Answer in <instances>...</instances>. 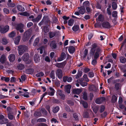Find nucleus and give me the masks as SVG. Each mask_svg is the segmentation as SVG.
<instances>
[{"label": "nucleus", "mask_w": 126, "mask_h": 126, "mask_svg": "<svg viewBox=\"0 0 126 126\" xmlns=\"http://www.w3.org/2000/svg\"><path fill=\"white\" fill-rule=\"evenodd\" d=\"M27 47L24 45H22L19 46L18 47V53L20 55H22L27 50Z\"/></svg>", "instance_id": "f257e3e1"}, {"label": "nucleus", "mask_w": 126, "mask_h": 126, "mask_svg": "<svg viewBox=\"0 0 126 126\" xmlns=\"http://www.w3.org/2000/svg\"><path fill=\"white\" fill-rule=\"evenodd\" d=\"M32 32H25L23 36V39L24 41H27L30 37Z\"/></svg>", "instance_id": "f03ea898"}, {"label": "nucleus", "mask_w": 126, "mask_h": 126, "mask_svg": "<svg viewBox=\"0 0 126 126\" xmlns=\"http://www.w3.org/2000/svg\"><path fill=\"white\" fill-rule=\"evenodd\" d=\"M97 46V44L96 43L93 44L92 45V47L91 49L90 52V54L92 56H93L96 50V48Z\"/></svg>", "instance_id": "7ed1b4c3"}, {"label": "nucleus", "mask_w": 126, "mask_h": 126, "mask_svg": "<svg viewBox=\"0 0 126 126\" xmlns=\"http://www.w3.org/2000/svg\"><path fill=\"white\" fill-rule=\"evenodd\" d=\"M49 46L52 49H57L58 47L57 43L54 40H53L51 42Z\"/></svg>", "instance_id": "20e7f679"}, {"label": "nucleus", "mask_w": 126, "mask_h": 126, "mask_svg": "<svg viewBox=\"0 0 126 126\" xmlns=\"http://www.w3.org/2000/svg\"><path fill=\"white\" fill-rule=\"evenodd\" d=\"M66 63V61H65L61 63H57L55 64V66L58 68H63L64 67Z\"/></svg>", "instance_id": "39448f33"}, {"label": "nucleus", "mask_w": 126, "mask_h": 126, "mask_svg": "<svg viewBox=\"0 0 126 126\" xmlns=\"http://www.w3.org/2000/svg\"><path fill=\"white\" fill-rule=\"evenodd\" d=\"M56 75L58 78L59 79H61L63 76V74L62 70L60 69H58L56 72Z\"/></svg>", "instance_id": "423d86ee"}, {"label": "nucleus", "mask_w": 126, "mask_h": 126, "mask_svg": "<svg viewBox=\"0 0 126 126\" xmlns=\"http://www.w3.org/2000/svg\"><path fill=\"white\" fill-rule=\"evenodd\" d=\"M105 100V98L104 97H101L97 98L95 101V103L98 104H100L102 103Z\"/></svg>", "instance_id": "0eeeda50"}, {"label": "nucleus", "mask_w": 126, "mask_h": 126, "mask_svg": "<svg viewBox=\"0 0 126 126\" xmlns=\"http://www.w3.org/2000/svg\"><path fill=\"white\" fill-rule=\"evenodd\" d=\"M57 92L58 95L61 97V99L63 100H64L65 99V95L63 93V91L59 90H58Z\"/></svg>", "instance_id": "6e6552de"}, {"label": "nucleus", "mask_w": 126, "mask_h": 126, "mask_svg": "<svg viewBox=\"0 0 126 126\" xmlns=\"http://www.w3.org/2000/svg\"><path fill=\"white\" fill-rule=\"evenodd\" d=\"M102 27L105 28L109 29L111 27L110 24L108 22H104L102 24Z\"/></svg>", "instance_id": "1a4fd4ad"}, {"label": "nucleus", "mask_w": 126, "mask_h": 126, "mask_svg": "<svg viewBox=\"0 0 126 126\" xmlns=\"http://www.w3.org/2000/svg\"><path fill=\"white\" fill-rule=\"evenodd\" d=\"M8 58L10 61L11 62H13L15 61L16 58L15 55L13 54H10Z\"/></svg>", "instance_id": "9d476101"}, {"label": "nucleus", "mask_w": 126, "mask_h": 126, "mask_svg": "<svg viewBox=\"0 0 126 126\" xmlns=\"http://www.w3.org/2000/svg\"><path fill=\"white\" fill-rule=\"evenodd\" d=\"M82 92V90L80 89H73L72 92L73 94H79Z\"/></svg>", "instance_id": "9b49d317"}, {"label": "nucleus", "mask_w": 126, "mask_h": 126, "mask_svg": "<svg viewBox=\"0 0 126 126\" xmlns=\"http://www.w3.org/2000/svg\"><path fill=\"white\" fill-rule=\"evenodd\" d=\"M71 87V86L70 85H68L65 86V92L68 94L70 93V90Z\"/></svg>", "instance_id": "f8f14e48"}, {"label": "nucleus", "mask_w": 126, "mask_h": 126, "mask_svg": "<svg viewBox=\"0 0 126 126\" xmlns=\"http://www.w3.org/2000/svg\"><path fill=\"white\" fill-rule=\"evenodd\" d=\"M29 55L28 53H25L23 56L22 59L24 61H26L29 59Z\"/></svg>", "instance_id": "ddd939ff"}, {"label": "nucleus", "mask_w": 126, "mask_h": 126, "mask_svg": "<svg viewBox=\"0 0 126 126\" xmlns=\"http://www.w3.org/2000/svg\"><path fill=\"white\" fill-rule=\"evenodd\" d=\"M40 57L38 54H35L34 55V60L35 63H38L40 61Z\"/></svg>", "instance_id": "4468645a"}, {"label": "nucleus", "mask_w": 126, "mask_h": 126, "mask_svg": "<svg viewBox=\"0 0 126 126\" xmlns=\"http://www.w3.org/2000/svg\"><path fill=\"white\" fill-rule=\"evenodd\" d=\"M6 58L4 55H2L0 58V62L2 63H4L6 61Z\"/></svg>", "instance_id": "2eb2a0df"}, {"label": "nucleus", "mask_w": 126, "mask_h": 126, "mask_svg": "<svg viewBox=\"0 0 126 126\" xmlns=\"http://www.w3.org/2000/svg\"><path fill=\"white\" fill-rule=\"evenodd\" d=\"M75 48L73 46H71L69 47L68 51L70 53H73L75 52Z\"/></svg>", "instance_id": "dca6fc26"}, {"label": "nucleus", "mask_w": 126, "mask_h": 126, "mask_svg": "<svg viewBox=\"0 0 126 126\" xmlns=\"http://www.w3.org/2000/svg\"><path fill=\"white\" fill-rule=\"evenodd\" d=\"M24 25L22 24H20L18 25L16 27L17 30L19 31L20 32H23L24 31L22 29L23 28Z\"/></svg>", "instance_id": "f3484780"}, {"label": "nucleus", "mask_w": 126, "mask_h": 126, "mask_svg": "<svg viewBox=\"0 0 126 126\" xmlns=\"http://www.w3.org/2000/svg\"><path fill=\"white\" fill-rule=\"evenodd\" d=\"M80 103L82 105L84 108L86 109L88 107V103L86 101L83 100H81L80 101Z\"/></svg>", "instance_id": "a211bd4d"}, {"label": "nucleus", "mask_w": 126, "mask_h": 126, "mask_svg": "<svg viewBox=\"0 0 126 126\" xmlns=\"http://www.w3.org/2000/svg\"><path fill=\"white\" fill-rule=\"evenodd\" d=\"M34 70L32 68L28 69L26 70V72L28 74H32L34 72Z\"/></svg>", "instance_id": "6ab92c4d"}, {"label": "nucleus", "mask_w": 126, "mask_h": 126, "mask_svg": "<svg viewBox=\"0 0 126 126\" xmlns=\"http://www.w3.org/2000/svg\"><path fill=\"white\" fill-rule=\"evenodd\" d=\"M20 39L21 36L19 35L16 38L14 42L15 44L16 45H18L20 40Z\"/></svg>", "instance_id": "aec40b11"}, {"label": "nucleus", "mask_w": 126, "mask_h": 126, "mask_svg": "<svg viewBox=\"0 0 126 126\" xmlns=\"http://www.w3.org/2000/svg\"><path fill=\"white\" fill-rule=\"evenodd\" d=\"M49 89L51 92L50 93H48V95L50 96H53L55 92V90L53 88L51 87H49Z\"/></svg>", "instance_id": "412c9836"}, {"label": "nucleus", "mask_w": 126, "mask_h": 126, "mask_svg": "<svg viewBox=\"0 0 126 126\" xmlns=\"http://www.w3.org/2000/svg\"><path fill=\"white\" fill-rule=\"evenodd\" d=\"M119 60L122 63H125L126 62V59L124 57L121 56L119 57Z\"/></svg>", "instance_id": "4be33fe9"}, {"label": "nucleus", "mask_w": 126, "mask_h": 126, "mask_svg": "<svg viewBox=\"0 0 126 126\" xmlns=\"http://www.w3.org/2000/svg\"><path fill=\"white\" fill-rule=\"evenodd\" d=\"M17 9L21 12H23L25 11V9L24 8L20 5H18L17 6Z\"/></svg>", "instance_id": "5701e85b"}, {"label": "nucleus", "mask_w": 126, "mask_h": 126, "mask_svg": "<svg viewBox=\"0 0 126 126\" xmlns=\"http://www.w3.org/2000/svg\"><path fill=\"white\" fill-rule=\"evenodd\" d=\"M89 88L91 90L94 91V92H95L97 91V89L96 87L94 85H92L90 86Z\"/></svg>", "instance_id": "b1692460"}, {"label": "nucleus", "mask_w": 126, "mask_h": 126, "mask_svg": "<svg viewBox=\"0 0 126 126\" xmlns=\"http://www.w3.org/2000/svg\"><path fill=\"white\" fill-rule=\"evenodd\" d=\"M85 11V9L84 7H81L79 10V13L81 14H84Z\"/></svg>", "instance_id": "393cba45"}, {"label": "nucleus", "mask_w": 126, "mask_h": 126, "mask_svg": "<svg viewBox=\"0 0 126 126\" xmlns=\"http://www.w3.org/2000/svg\"><path fill=\"white\" fill-rule=\"evenodd\" d=\"M50 77L52 79H54L55 78V72L54 70H52L50 74Z\"/></svg>", "instance_id": "a878e982"}, {"label": "nucleus", "mask_w": 126, "mask_h": 126, "mask_svg": "<svg viewBox=\"0 0 126 126\" xmlns=\"http://www.w3.org/2000/svg\"><path fill=\"white\" fill-rule=\"evenodd\" d=\"M82 71H78V73L75 76L76 79H78L80 78L82 75Z\"/></svg>", "instance_id": "bb28decb"}, {"label": "nucleus", "mask_w": 126, "mask_h": 126, "mask_svg": "<svg viewBox=\"0 0 126 126\" xmlns=\"http://www.w3.org/2000/svg\"><path fill=\"white\" fill-rule=\"evenodd\" d=\"M60 110V107L59 106H57L53 108L52 112L55 113L57 112Z\"/></svg>", "instance_id": "cd10ccee"}, {"label": "nucleus", "mask_w": 126, "mask_h": 126, "mask_svg": "<svg viewBox=\"0 0 126 126\" xmlns=\"http://www.w3.org/2000/svg\"><path fill=\"white\" fill-rule=\"evenodd\" d=\"M25 68L24 65L22 64H19L17 65V68L18 69L22 70Z\"/></svg>", "instance_id": "c85d7f7f"}, {"label": "nucleus", "mask_w": 126, "mask_h": 126, "mask_svg": "<svg viewBox=\"0 0 126 126\" xmlns=\"http://www.w3.org/2000/svg\"><path fill=\"white\" fill-rule=\"evenodd\" d=\"M90 116L89 113L87 111H85L83 113V117L84 118H89Z\"/></svg>", "instance_id": "c756f323"}, {"label": "nucleus", "mask_w": 126, "mask_h": 126, "mask_svg": "<svg viewBox=\"0 0 126 126\" xmlns=\"http://www.w3.org/2000/svg\"><path fill=\"white\" fill-rule=\"evenodd\" d=\"M8 122V120L6 118H4L0 121V123L1 124H5Z\"/></svg>", "instance_id": "7c9ffc66"}, {"label": "nucleus", "mask_w": 126, "mask_h": 126, "mask_svg": "<svg viewBox=\"0 0 126 126\" xmlns=\"http://www.w3.org/2000/svg\"><path fill=\"white\" fill-rule=\"evenodd\" d=\"M41 18V16L40 15H39L36 18L33 19L32 20L33 22H37Z\"/></svg>", "instance_id": "2f4dec72"}, {"label": "nucleus", "mask_w": 126, "mask_h": 126, "mask_svg": "<svg viewBox=\"0 0 126 126\" xmlns=\"http://www.w3.org/2000/svg\"><path fill=\"white\" fill-rule=\"evenodd\" d=\"M117 97L115 95H113L112 96V98L111 100L112 102V103H114L117 101Z\"/></svg>", "instance_id": "473e14b6"}, {"label": "nucleus", "mask_w": 126, "mask_h": 126, "mask_svg": "<svg viewBox=\"0 0 126 126\" xmlns=\"http://www.w3.org/2000/svg\"><path fill=\"white\" fill-rule=\"evenodd\" d=\"M9 26L6 25L3 28H1V31L4 32H7L9 31Z\"/></svg>", "instance_id": "72a5a7b5"}, {"label": "nucleus", "mask_w": 126, "mask_h": 126, "mask_svg": "<svg viewBox=\"0 0 126 126\" xmlns=\"http://www.w3.org/2000/svg\"><path fill=\"white\" fill-rule=\"evenodd\" d=\"M121 84L120 83H116L115 84V88L117 90H118L120 89Z\"/></svg>", "instance_id": "f704fd0d"}, {"label": "nucleus", "mask_w": 126, "mask_h": 126, "mask_svg": "<svg viewBox=\"0 0 126 126\" xmlns=\"http://www.w3.org/2000/svg\"><path fill=\"white\" fill-rule=\"evenodd\" d=\"M82 98L85 100H88V96L87 93L86 92H84L83 93Z\"/></svg>", "instance_id": "c9c22d12"}, {"label": "nucleus", "mask_w": 126, "mask_h": 126, "mask_svg": "<svg viewBox=\"0 0 126 126\" xmlns=\"http://www.w3.org/2000/svg\"><path fill=\"white\" fill-rule=\"evenodd\" d=\"M79 29V26L78 25H75L72 27L73 30L74 31H78Z\"/></svg>", "instance_id": "e433bc0d"}, {"label": "nucleus", "mask_w": 126, "mask_h": 126, "mask_svg": "<svg viewBox=\"0 0 126 126\" xmlns=\"http://www.w3.org/2000/svg\"><path fill=\"white\" fill-rule=\"evenodd\" d=\"M34 116L35 117H40L41 115V113L39 111H36L34 114Z\"/></svg>", "instance_id": "4c0bfd02"}, {"label": "nucleus", "mask_w": 126, "mask_h": 126, "mask_svg": "<svg viewBox=\"0 0 126 126\" xmlns=\"http://www.w3.org/2000/svg\"><path fill=\"white\" fill-rule=\"evenodd\" d=\"M39 38L38 37L37 38H36L33 44V46H36L39 43Z\"/></svg>", "instance_id": "58836bf2"}, {"label": "nucleus", "mask_w": 126, "mask_h": 126, "mask_svg": "<svg viewBox=\"0 0 126 126\" xmlns=\"http://www.w3.org/2000/svg\"><path fill=\"white\" fill-rule=\"evenodd\" d=\"M74 20L73 19H70L69 20L68 24L69 26H72L74 24Z\"/></svg>", "instance_id": "ea45409f"}, {"label": "nucleus", "mask_w": 126, "mask_h": 126, "mask_svg": "<svg viewBox=\"0 0 126 126\" xmlns=\"http://www.w3.org/2000/svg\"><path fill=\"white\" fill-rule=\"evenodd\" d=\"M7 39L5 38H3L2 39L1 43L4 45H6L8 43Z\"/></svg>", "instance_id": "a19ab883"}, {"label": "nucleus", "mask_w": 126, "mask_h": 126, "mask_svg": "<svg viewBox=\"0 0 126 126\" xmlns=\"http://www.w3.org/2000/svg\"><path fill=\"white\" fill-rule=\"evenodd\" d=\"M104 19L103 16L101 14H100L98 17L97 20L99 21H102Z\"/></svg>", "instance_id": "79ce46f5"}, {"label": "nucleus", "mask_w": 126, "mask_h": 126, "mask_svg": "<svg viewBox=\"0 0 126 126\" xmlns=\"http://www.w3.org/2000/svg\"><path fill=\"white\" fill-rule=\"evenodd\" d=\"M44 75V74L42 72L38 73L35 75V76L38 77H42Z\"/></svg>", "instance_id": "37998d69"}, {"label": "nucleus", "mask_w": 126, "mask_h": 126, "mask_svg": "<svg viewBox=\"0 0 126 126\" xmlns=\"http://www.w3.org/2000/svg\"><path fill=\"white\" fill-rule=\"evenodd\" d=\"M73 116L75 119V121H79L78 116V114L76 113H74L73 114Z\"/></svg>", "instance_id": "c03bdc74"}, {"label": "nucleus", "mask_w": 126, "mask_h": 126, "mask_svg": "<svg viewBox=\"0 0 126 126\" xmlns=\"http://www.w3.org/2000/svg\"><path fill=\"white\" fill-rule=\"evenodd\" d=\"M19 14L21 16H29L30 15V14L27 12H23L20 13Z\"/></svg>", "instance_id": "a18cd8bd"}, {"label": "nucleus", "mask_w": 126, "mask_h": 126, "mask_svg": "<svg viewBox=\"0 0 126 126\" xmlns=\"http://www.w3.org/2000/svg\"><path fill=\"white\" fill-rule=\"evenodd\" d=\"M112 7L114 10L116 9L117 8V5L115 2H113L112 3Z\"/></svg>", "instance_id": "49530a36"}, {"label": "nucleus", "mask_w": 126, "mask_h": 126, "mask_svg": "<svg viewBox=\"0 0 126 126\" xmlns=\"http://www.w3.org/2000/svg\"><path fill=\"white\" fill-rule=\"evenodd\" d=\"M90 3L88 1H86L84 2L83 3V7H86L89 6Z\"/></svg>", "instance_id": "de8ad7c7"}, {"label": "nucleus", "mask_w": 126, "mask_h": 126, "mask_svg": "<svg viewBox=\"0 0 126 126\" xmlns=\"http://www.w3.org/2000/svg\"><path fill=\"white\" fill-rule=\"evenodd\" d=\"M37 121L39 122H45L46 121V120L45 118H41L38 119L37 120Z\"/></svg>", "instance_id": "09e8293b"}, {"label": "nucleus", "mask_w": 126, "mask_h": 126, "mask_svg": "<svg viewBox=\"0 0 126 126\" xmlns=\"http://www.w3.org/2000/svg\"><path fill=\"white\" fill-rule=\"evenodd\" d=\"M105 109V106L103 105H101L99 110L100 112V113H102L104 111Z\"/></svg>", "instance_id": "8fccbe9b"}, {"label": "nucleus", "mask_w": 126, "mask_h": 126, "mask_svg": "<svg viewBox=\"0 0 126 126\" xmlns=\"http://www.w3.org/2000/svg\"><path fill=\"white\" fill-rule=\"evenodd\" d=\"M60 57L63 59V60H64L66 58V55L65 54V53L64 52H63L61 54Z\"/></svg>", "instance_id": "3c124183"}, {"label": "nucleus", "mask_w": 126, "mask_h": 126, "mask_svg": "<svg viewBox=\"0 0 126 126\" xmlns=\"http://www.w3.org/2000/svg\"><path fill=\"white\" fill-rule=\"evenodd\" d=\"M16 34L15 32H11L9 34V36L10 37H13L15 36Z\"/></svg>", "instance_id": "603ef678"}, {"label": "nucleus", "mask_w": 126, "mask_h": 126, "mask_svg": "<svg viewBox=\"0 0 126 126\" xmlns=\"http://www.w3.org/2000/svg\"><path fill=\"white\" fill-rule=\"evenodd\" d=\"M88 50L87 49H85L84 51V55L83 56L84 58H85L88 53Z\"/></svg>", "instance_id": "864d4df0"}, {"label": "nucleus", "mask_w": 126, "mask_h": 126, "mask_svg": "<svg viewBox=\"0 0 126 126\" xmlns=\"http://www.w3.org/2000/svg\"><path fill=\"white\" fill-rule=\"evenodd\" d=\"M94 112L96 113L99 110V107L98 106H96L93 109Z\"/></svg>", "instance_id": "5fc2aeb1"}, {"label": "nucleus", "mask_w": 126, "mask_h": 126, "mask_svg": "<svg viewBox=\"0 0 126 126\" xmlns=\"http://www.w3.org/2000/svg\"><path fill=\"white\" fill-rule=\"evenodd\" d=\"M94 59H97L99 57V54L98 52H96L94 53Z\"/></svg>", "instance_id": "6e6d98bb"}, {"label": "nucleus", "mask_w": 126, "mask_h": 126, "mask_svg": "<svg viewBox=\"0 0 126 126\" xmlns=\"http://www.w3.org/2000/svg\"><path fill=\"white\" fill-rule=\"evenodd\" d=\"M41 110L42 111V112L43 114H44L45 115H47V112L45 110V109L44 108H42L41 109Z\"/></svg>", "instance_id": "4d7b16f0"}, {"label": "nucleus", "mask_w": 126, "mask_h": 126, "mask_svg": "<svg viewBox=\"0 0 126 126\" xmlns=\"http://www.w3.org/2000/svg\"><path fill=\"white\" fill-rule=\"evenodd\" d=\"M107 115V112L106 111H105L101 114V116L102 118H104Z\"/></svg>", "instance_id": "13d9d810"}, {"label": "nucleus", "mask_w": 126, "mask_h": 126, "mask_svg": "<svg viewBox=\"0 0 126 126\" xmlns=\"http://www.w3.org/2000/svg\"><path fill=\"white\" fill-rule=\"evenodd\" d=\"M7 5L8 6L10 7H14L15 6V4L14 3H7Z\"/></svg>", "instance_id": "bf43d9fd"}, {"label": "nucleus", "mask_w": 126, "mask_h": 126, "mask_svg": "<svg viewBox=\"0 0 126 126\" xmlns=\"http://www.w3.org/2000/svg\"><path fill=\"white\" fill-rule=\"evenodd\" d=\"M88 76L90 78H92L94 76V73L93 72H90L88 73Z\"/></svg>", "instance_id": "052dcab7"}, {"label": "nucleus", "mask_w": 126, "mask_h": 126, "mask_svg": "<svg viewBox=\"0 0 126 126\" xmlns=\"http://www.w3.org/2000/svg\"><path fill=\"white\" fill-rule=\"evenodd\" d=\"M53 102L54 103H55L57 104H59L60 102L59 100L55 98H54L53 99Z\"/></svg>", "instance_id": "680f3d73"}, {"label": "nucleus", "mask_w": 126, "mask_h": 126, "mask_svg": "<svg viewBox=\"0 0 126 126\" xmlns=\"http://www.w3.org/2000/svg\"><path fill=\"white\" fill-rule=\"evenodd\" d=\"M16 78L15 77H12L11 78L10 81L11 82H15L16 81Z\"/></svg>", "instance_id": "e2e57ef3"}, {"label": "nucleus", "mask_w": 126, "mask_h": 126, "mask_svg": "<svg viewBox=\"0 0 126 126\" xmlns=\"http://www.w3.org/2000/svg\"><path fill=\"white\" fill-rule=\"evenodd\" d=\"M94 35V33H90L88 35V38L89 40H90L92 37Z\"/></svg>", "instance_id": "0e129e2a"}, {"label": "nucleus", "mask_w": 126, "mask_h": 126, "mask_svg": "<svg viewBox=\"0 0 126 126\" xmlns=\"http://www.w3.org/2000/svg\"><path fill=\"white\" fill-rule=\"evenodd\" d=\"M3 12L7 14H9V9L7 8H4L3 9Z\"/></svg>", "instance_id": "69168bd1"}, {"label": "nucleus", "mask_w": 126, "mask_h": 126, "mask_svg": "<svg viewBox=\"0 0 126 126\" xmlns=\"http://www.w3.org/2000/svg\"><path fill=\"white\" fill-rule=\"evenodd\" d=\"M8 118L9 119L11 120H12L14 118V116L11 114L10 113L8 114Z\"/></svg>", "instance_id": "338daca9"}, {"label": "nucleus", "mask_w": 126, "mask_h": 126, "mask_svg": "<svg viewBox=\"0 0 126 126\" xmlns=\"http://www.w3.org/2000/svg\"><path fill=\"white\" fill-rule=\"evenodd\" d=\"M80 85L82 87L86 86L87 85V83L86 82H82L80 83Z\"/></svg>", "instance_id": "774afa93"}]
</instances>
